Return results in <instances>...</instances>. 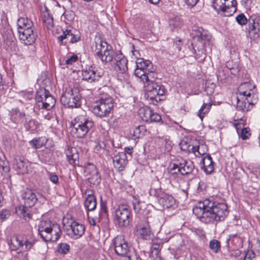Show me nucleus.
<instances>
[{"mask_svg": "<svg viewBox=\"0 0 260 260\" xmlns=\"http://www.w3.org/2000/svg\"><path fill=\"white\" fill-rule=\"evenodd\" d=\"M152 112V110L149 107H143L139 109L138 115L143 120L148 122L151 119L150 116Z\"/></svg>", "mask_w": 260, "mask_h": 260, "instance_id": "33", "label": "nucleus"}, {"mask_svg": "<svg viewBox=\"0 0 260 260\" xmlns=\"http://www.w3.org/2000/svg\"><path fill=\"white\" fill-rule=\"evenodd\" d=\"M127 60L122 54H116L111 63L114 70L118 73H124L127 70Z\"/></svg>", "mask_w": 260, "mask_h": 260, "instance_id": "19", "label": "nucleus"}, {"mask_svg": "<svg viewBox=\"0 0 260 260\" xmlns=\"http://www.w3.org/2000/svg\"><path fill=\"white\" fill-rule=\"evenodd\" d=\"M21 198L23 201L24 205L23 207H19L18 210L23 215L24 218H30V214L28 212V208L32 207L37 201V198L36 194L31 189H26L21 194Z\"/></svg>", "mask_w": 260, "mask_h": 260, "instance_id": "13", "label": "nucleus"}, {"mask_svg": "<svg viewBox=\"0 0 260 260\" xmlns=\"http://www.w3.org/2000/svg\"><path fill=\"white\" fill-rule=\"evenodd\" d=\"M132 204L133 206V209L136 213H138L140 211L141 209V207L140 206V201L139 200L135 197H133V200L132 201Z\"/></svg>", "mask_w": 260, "mask_h": 260, "instance_id": "50", "label": "nucleus"}, {"mask_svg": "<svg viewBox=\"0 0 260 260\" xmlns=\"http://www.w3.org/2000/svg\"><path fill=\"white\" fill-rule=\"evenodd\" d=\"M249 23V35L250 38L255 39L260 37V16L258 14L251 15Z\"/></svg>", "mask_w": 260, "mask_h": 260, "instance_id": "17", "label": "nucleus"}, {"mask_svg": "<svg viewBox=\"0 0 260 260\" xmlns=\"http://www.w3.org/2000/svg\"><path fill=\"white\" fill-rule=\"evenodd\" d=\"M64 229L67 234L72 238L77 239L80 238L85 232L84 225L71 220L67 224L64 223Z\"/></svg>", "mask_w": 260, "mask_h": 260, "instance_id": "15", "label": "nucleus"}, {"mask_svg": "<svg viewBox=\"0 0 260 260\" xmlns=\"http://www.w3.org/2000/svg\"><path fill=\"white\" fill-rule=\"evenodd\" d=\"M158 201L164 208L169 209L175 206L176 201L174 198L167 193L161 196Z\"/></svg>", "mask_w": 260, "mask_h": 260, "instance_id": "30", "label": "nucleus"}, {"mask_svg": "<svg viewBox=\"0 0 260 260\" xmlns=\"http://www.w3.org/2000/svg\"><path fill=\"white\" fill-rule=\"evenodd\" d=\"M125 153L131 154L133 152V148L132 147H126L124 148Z\"/></svg>", "mask_w": 260, "mask_h": 260, "instance_id": "61", "label": "nucleus"}, {"mask_svg": "<svg viewBox=\"0 0 260 260\" xmlns=\"http://www.w3.org/2000/svg\"><path fill=\"white\" fill-rule=\"evenodd\" d=\"M160 186V183L158 180L155 179L153 180L150 188H156Z\"/></svg>", "mask_w": 260, "mask_h": 260, "instance_id": "59", "label": "nucleus"}, {"mask_svg": "<svg viewBox=\"0 0 260 260\" xmlns=\"http://www.w3.org/2000/svg\"><path fill=\"white\" fill-rule=\"evenodd\" d=\"M244 260H255L254 252L252 251H248L245 254Z\"/></svg>", "mask_w": 260, "mask_h": 260, "instance_id": "57", "label": "nucleus"}, {"mask_svg": "<svg viewBox=\"0 0 260 260\" xmlns=\"http://www.w3.org/2000/svg\"><path fill=\"white\" fill-rule=\"evenodd\" d=\"M131 212L126 205H119L114 211V220L119 227H126L130 222Z\"/></svg>", "mask_w": 260, "mask_h": 260, "instance_id": "9", "label": "nucleus"}, {"mask_svg": "<svg viewBox=\"0 0 260 260\" xmlns=\"http://www.w3.org/2000/svg\"><path fill=\"white\" fill-rule=\"evenodd\" d=\"M38 234L46 242H55L60 237L61 230L57 224L50 220H41L38 224Z\"/></svg>", "mask_w": 260, "mask_h": 260, "instance_id": "4", "label": "nucleus"}, {"mask_svg": "<svg viewBox=\"0 0 260 260\" xmlns=\"http://www.w3.org/2000/svg\"><path fill=\"white\" fill-rule=\"evenodd\" d=\"M73 33L72 31L69 29H67L63 32V34L58 37V39L61 43L63 42V40L66 39L70 43H72Z\"/></svg>", "mask_w": 260, "mask_h": 260, "instance_id": "39", "label": "nucleus"}, {"mask_svg": "<svg viewBox=\"0 0 260 260\" xmlns=\"http://www.w3.org/2000/svg\"><path fill=\"white\" fill-rule=\"evenodd\" d=\"M47 140L45 138H39L34 139L29 141L30 146L35 149L40 148L45 145Z\"/></svg>", "mask_w": 260, "mask_h": 260, "instance_id": "36", "label": "nucleus"}, {"mask_svg": "<svg viewBox=\"0 0 260 260\" xmlns=\"http://www.w3.org/2000/svg\"><path fill=\"white\" fill-rule=\"evenodd\" d=\"M48 175L50 181L55 184L58 183V177L56 174L52 173H48Z\"/></svg>", "mask_w": 260, "mask_h": 260, "instance_id": "56", "label": "nucleus"}, {"mask_svg": "<svg viewBox=\"0 0 260 260\" xmlns=\"http://www.w3.org/2000/svg\"><path fill=\"white\" fill-rule=\"evenodd\" d=\"M18 34L20 40L26 45H31L36 39L37 35L34 32V29H28L24 31H20Z\"/></svg>", "mask_w": 260, "mask_h": 260, "instance_id": "23", "label": "nucleus"}, {"mask_svg": "<svg viewBox=\"0 0 260 260\" xmlns=\"http://www.w3.org/2000/svg\"><path fill=\"white\" fill-rule=\"evenodd\" d=\"M237 109L247 112L256 103L255 85L250 82L242 83L238 88Z\"/></svg>", "mask_w": 260, "mask_h": 260, "instance_id": "3", "label": "nucleus"}, {"mask_svg": "<svg viewBox=\"0 0 260 260\" xmlns=\"http://www.w3.org/2000/svg\"><path fill=\"white\" fill-rule=\"evenodd\" d=\"M232 69L228 67V64L224 68H219L216 73L218 80L223 83L226 82L230 77L229 72H230L231 74H234L232 72Z\"/></svg>", "mask_w": 260, "mask_h": 260, "instance_id": "27", "label": "nucleus"}, {"mask_svg": "<svg viewBox=\"0 0 260 260\" xmlns=\"http://www.w3.org/2000/svg\"><path fill=\"white\" fill-rule=\"evenodd\" d=\"M113 107L112 98L109 95H103L95 103L92 112L96 116L104 118L109 116Z\"/></svg>", "mask_w": 260, "mask_h": 260, "instance_id": "6", "label": "nucleus"}, {"mask_svg": "<svg viewBox=\"0 0 260 260\" xmlns=\"http://www.w3.org/2000/svg\"><path fill=\"white\" fill-rule=\"evenodd\" d=\"M220 243L216 239H213L209 243V247L211 250L215 252L218 253L220 250Z\"/></svg>", "mask_w": 260, "mask_h": 260, "instance_id": "40", "label": "nucleus"}, {"mask_svg": "<svg viewBox=\"0 0 260 260\" xmlns=\"http://www.w3.org/2000/svg\"><path fill=\"white\" fill-rule=\"evenodd\" d=\"M192 210L197 217L205 223L223 221L229 214L225 203L214 202L209 199L199 202Z\"/></svg>", "mask_w": 260, "mask_h": 260, "instance_id": "2", "label": "nucleus"}, {"mask_svg": "<svg viewBox=\"0 0 260 260\" xmlns=\"http://www.w3.org/2000/svg\"><path fill=\"white\" fill-rule=\"evenodd\" d=\"M25 117V114L17 109H12L11 111V120L15 123L22 122Z\"/></svg>", "mask_w": 260, "mask_h": 260, "instance_id": "31", "label": "nucleus"}, {"mask_svg": "<svg viewBox=\"0 0 260 260\" xmlns=\"http://www.w3.org/2000/svg\"><path fill=\"white\" fill-rule=\"evenodd\" d=\"M43 20L44 25L49 29L53 26V17L48 13H45L43 16Z\"/></svg>", "mask_w": 260, "mask_h": 260, "instance_id": "38", "label": "nucleus"}, {"mask_svg": "<svg viewBox=\"0 0 260 260\" xmlns=\"http://www.w3.org/2000/svg\"><path fill=\"white\" fill-rule=\"evenodd\" d=\"M36 242L32 238H24L22 236H13L11 238L9 246L11 250L27 251L30 250Z\"/></svg>", "mask_w": 260, "mask_h": 260, "instance_id": "11", "label": "nucleus"}, {"mask_svg": "<svg viewBox=\"0 0 260 260\" xmlns=\"http://www.w3.org/2000/svg\"><path fill=\"white\" fill-rule=\"evenodd\" d=\"M113 244L114 250L116 253L121 256H126L128 257V254L129 252V247L127 242L121 236H117L113 240Z\"/></svg>", "mask_w": 260, "mask_h": 260, "instance_id": "16", "label": "nucleus"}, {"mask_svg": "<svg viewBox=\"0 0 260 260\" xmlns=\"http://www.w3.org/2000/svg\"><path fill=\"white\" fill-rule=\"evenodd\" d=\"M207 151V146L204 144H200L198 146L194 147L192 153L194 154L196 156L200 157V156L206 155Z\"/></svg>", "mask_w": 260, "mask_h": 260, "instance_id": "35", "label": "nucleus"}, {"mask_svg": "<svg viewBox=\"0 0 260 260\" xmlns=\"http://www.w3.org/2000/svg\"><path fill=\"white\" fill-rule=\"evenodd\" d=\"M231 241L232 243L235 244L241 241L240 237L237 234H232L229 236V238L227 239V242Z\"/></svg>", "mask_w": 260, "mask_h": 260, "instance_id": "53", "label": "nucleus"}, {"mask_svg": "<svg viewBox=\"0 0 260 260\" xmlns=\"http://www.w3.org/2000/svg\"><path fill=\"white\" fill-rule=\"evenodd\" d=\"M87 196L84 205L85 209L89 211L94 210L96 207V201L92 190L85 192Z\"/></svg>", "mask_w": 260, "mask_h": 260, "instance_id": "25", "label": "nucleus"}, {"mask_svg": "<svg viewBox=\"0 0 260 260\" xmlns=\"http://www.w3.org/2000/svg\"><path fill=\"white\" fill-rule=\"evenodd\" d=\"M210 39L209 35L204 32L200 33V35L193 37V43H192L193 49L195 50L194 48L197 47L199 50L202 49Z\"/></svg>", "mask_w": 260, "mask_h": 260, "instance_id": "22", "label": "nucleus"}, {"mask_svg": "<svg viewBox=\"0 0 260 260\" xmlns=\"http://www.w3.org/2000/svg\"><path fill=\"white\" fill-rule=\"evenodd\" d=\"M202 169L206 174H211L214 171V162L210 155H206L202 158Z\"/></svg>", "mask_w": 260, "mask_h": 260, "instance_id": "29", "label": "nucleus"}, {"mask_svg": "<svg viewBox=\"0 0 260 260\" xmlns=\"http://www.w3.org/2000/svg\"><path fill=\"white\" fill-rule=\"evenodd\" d=\"M65 153L70 164L74 166L79 165V154L76 148L68 147Z\"/></svg>", "mask_w": 260, "mask_h": 260, "instance_id": "28", "label": "nucleus"}, {"mask_svg": "<svg viewBox=\"0 0 260 260\" xmlns=\"http://www.w3.org/2000/svg\"><path fill=\"white\" fill-rule=\"evenodd\" d=\"M101 74L99 72H97L92 68L84 70L82 71L83 79L88 82H92L96 80H98L101 77Z\"/></svg>", "mask_w": 260, "mask_h": 260, "instance_id": "24", "label": "nucleus"}, {"mask_svg": "<svg viewBox=\"0 0 260 260\" xmlns=\"http://www.w3.org/2000/svg\"><path fill=\"white\" fill-rule=\"evenodd\" d=\"M30 165L29 161L19 156L13 160V168L20 174H26L30 171Z\"/></svg>", "mask_w": 260, "mask_h": 260, "instance_id": "20", "label": "nucleus"}, {"mask_svg": "<svg viewBox=\"0 0 260 260\" xmlns=\"http://www.w3.org/2000/svg\"><path fill=\"white\" fill-rule=\"evenodd\" d=\"M212 7L218 14L231 16L237 10L236 0H214Z\"/></svg>", "mask_w": 260, "mask_h": 260, "instance_id": "8", "label": "nucleus"}, {"mask_svg": "<svg viewBox=\"0 0 260 260\" xmlns=\"http://www.w3.org/2000/svg\"><path fill=\"white\" fill-rule=\"evenodd\" d=\"M128 160L126 154L124 152H118L113 157V162L115 168L118 171H123L125 168Z\"/></svg>", "mask_w": 260, "mask_h": 260, "instance_id": "21", "label": "nucleus"}, {"mask_svg": "<svg viewBox=\"0 0 260 260\" xmlns=\"http://www.w3.org/2000/svg\"><path fill=\"white\" fill-rule=\"evenodd\" d=\"M237 133L239 137L243 140L248 139L251 136V131L249 127H245Z\"/></svg>", "mask_w": 260, "mask_h": 260, "instance_id": "42", "label": "nucleus"}, {"mask_svg": "<svg viewBox=\"0 0 260 260\" xmlns=\"http://www.w3.org/2000/svg\"><path fill=\"white\" fill-rule=\"evenodd\" d=\"M149 25L150 23L148 21L145 19H142L141 20L139 26L142 29L146 30L149 28Z\"/></svg>", "mask_w": 260, "mask_h": 260, "instance_id": "55", "label": "nucleus"}, {"mask_svg": "<svg viewBox=\"0 0 260 260\" xmlns=\"http://www.w3.org/2000/svg\"><path fill=\"white\" fill-rule=\"evenodd\" d=\"M70 246L66 243H60L58 245L57 251L60 254H66L69 250Z\"/></svg>", "mask_w": 260, "mask_h": 260, "instance_id": "47", "label": "nucleus"}, {"mask_svg": "<svg viewBox=\"0 0 260 260\" xmlns=\"http://www.w3.org/2000/svg\"><path fill=\"white\" fill-rule=\"evenodd\" d=\"M181 24V20L179 17L175 16L170 19L169 25L172 28L179 27Z\"/></svg>", "mask_w": 260, "mask_h": 260, "instance_id": "43", "label": "nucleus"}, {"mask_svg": "<svg viewBox=\"0 0 260 260\" xmlns=\"http://www.w3.org/2000/svg\"><path fill=\"white\" fill-rule=\"evenodd\" d=\"M95 52L98 58L103 63L111 62V63L115 56L112 47L106 41L100 39L95 41Z\"/></svg>", "mask_w": 260, "mask_h": 260, "instance_id": "7", "label": "nucleus"}, {"mask_svg": "<svg viewBox=\"0 0 260 260\" xmlns=\"http://www.w3.org/2000/svg\"><path fill=\"white\" fill-rule=\"evenodd\" d=\"M236 21L240 25L245 24L247 21V18L243 14H241L236 17Z\"/></svg>", "mask_w": 260, "mask_h": 260, "instance_id": "52", "label": "nucleus"}, {"mask_svg": "<svg viewBox=\"0 0 260 260\" xmlns=\"http://www.w3.org/2000/svg\"><path fill=\"white\" fill-rule=\"evenodd\" d=\"M233 125L236 129L237 132L239 133V131L244 128L245 125V121L242 119L235 120L233 122Z\"/></svg>", "mask_w": 260, "mask_h": 260, "instance_id": "45", "label": "nucleus"}, {"mask_svg": "<svg viewBox=\"0 0 260 260\" xmlns=\"http://www.w3.org/2000/svg\"><path fill=\"white\" fill-rule=\"evenodd\" d=\"M151 119L148 121V122H160L161 120V116L157 113H154L153 111L152 114L150 116Z\"/></svg>", "mask_w": 260, "mask_h": 260, "instance_id": "51", "label": "nucleus"}, {"mask_svg": "<svg viewBox=\"0 0 260 260\" xmlns=\"http://www.w3.org/2000/svg\"><path fill=\"white\" fill-rule=\"evenodd\" d=\"M180 146L181 150L183 151H186V152H192L193 151V150L194 149V146L193 145L188 144L185 141H182L180 143Z\"/></svg>", "mask_w": 260, "mask_h": 260, "instance_id": "48", "label": "nucleus"}, {"mask_svg": "<svg viewBox=\"0 0 260 260\" xmlns=\"http://www.w3.org/2000/svg\"><path fill=\"white\" fill-rule=\"evenodd\" d=\"M36 100L39 107L47 110H51L56 103L54 97L45 89H40L37 91Z\"/></svg>", "mask_w": 260, "mask_h": 260, "instance_id": "14", "label": "nucleus"}, {"mask_svg": "<svg viewBox=\"0 0 260 260\" xmlns=\"http://www.w3.org/2000/svg\"><path fill=\"white\" fill-rule=\"evenodd\" d=\"M141 237L145 240H149L152 237V233L148 225L144 226L138 230Z\"/></svg>", "mask_w": 260, "mask_h": 260, "instance_id": "34", "label": "nucleus"}, {"mask_svg": "<svg viewBox=\"0 0 260 260\" xmlns=\"http://www.w3.org/2000/svg\"><path fill=\"white\" fill-rule=\"evenodd\" d=\"M134 73L143 82H146L144 94L146 100L150 103L156 105L160 100L159 96L165 94L166 89L161 84L155 82L157 75L152 62L148 60L138 59Z\"/></svg>", "mask_w": 260, "mask_h": 260, "instance_id": "1", "label": "nucleus"}, {"mask_svg": "<svg viewBox=\"0 0 260 260\" xmlns=\"http://www.w3.org/2000/svg\"><path fill=\"white\" fill-rule=\"evenodd\" d=\"M145 131V127L143 125H139L136 127L133 131V136L134 139L140 138L143 135L144 132Z\"/></svg>", "mask_w": 260, "mask_h": 260, "instance_id": "46", "label": "nucleus"}, {"mask_svg": "<svg viewBox=\"0 0 260 260\" xmlns=\"http://www.w3.org/2000/svg\"><path fill=\"white\" fill-rule=\"evenodd\" d=\"M78 57L77 55H73L71 56L70 58H67L65 60V62L67 64H72L74 62H76L77 60Z\"/></svg>", "mask_w": 260, "mask_h": 260, "instance_id": "58", "label": "nucleus"}, {"mask_svg": "<svg viewBox=\"0 0 260 260\" xmlns=\"http://www.w3.org/2000/svg\"><path fill=\"white\" fill-rule=\"evenodd\" d=\"M149 193L151 196L156 197L158 200L161 196H163L166 193L162 191L161 186H160L156 188H150Z\"/></svg>", "mask_w": 260, "mask_h": 260, "instance_id": "44", "label": "nucleus"}, {"mask_svg": "<svg viewBox=\"0 0 260 260\" xmlns=\"http://www.w3.org/2000/svg\"><path fill=\"white\" fill-rule=\"evenodd\" d=\"M26 119L25 122L24 123V126L27 131H29L31 132H33L36 131L38 127L39 123L38 121L34 119H30L27 120Z\"/></svg>", "mask_w": 260, "mask_h": 260, "instance_id": "37", "label": "nucleus"}, {"mask_svg": "<svg viewBox=\"0 0 260 260\" xmlns=\"http://www.w3.org/2000/svg\"><path fill=\"white\" fill-rule=\"evenodd\" d=\"M185 1L188 6L193 7L197 4L199 0H185Z\"/></svg>", "mask_w": 260, "mask_h": 260, "instance_id": "60", "label": "nucleus"}, {"mask_svg": "<svg viewBox=\"0 0 260 260\" xmlns=\"http://www.w3.org/2000/svg\"><path fill=\"white\" fill-rule=\"evenodd\" d=\"M84 172L87 179L90 184L96 185L100 183L101 177L93 164H88L84 169Z\"/></svg>", "mask_w": 260, "mask_h": 260, "instance_id": "18", "label": "nucleus"}, {"mask_svg": "<svg viewBox=\"0 0 260 260\" xmlns=\"http://www.w3.org/2000/svg\"><path fill=\"white\" fill-rule=\"evenodd\" d=\"M106 147L105 143L103 141H99L95 142V145L94 146V151L98 153L103 152Z\"/></svg>", "mask_w": 260, "mask_h": 260, "instance_id": "49", "label": "nucleus"}, {"mask_svg": "<svg viewBox=\"0 0 260 260\" xmlns=\"http://www.w3.org/2000/svg\"><path fill=\"white\" fill-rule=\"evenodd\" d=\"M9 164L4 154L0 151V173L3 175L9 172Z\"/></svg>", "mask_w": 260, "mask_h": 260, "instance_id": "32", "label": "nucleus"}, {"mask_svg": "<svg viewBox=\"0 0 260 260\" xmlns=\"http://www.w3.org/2000/svg\"><path fill=\"white\" fill-rule=\"evenodd\" d=\"M10 215V212L8 210L3 209L0 212V218L2 220L7 219Z\"/></svg>", "mask_w": 260, "mask_h": 260, "instance_id": "54", "label": "nucleus"}, {"mask_svg": "<svg viewBox=\"0 0 260 260\" xmlns=\"http://www.w3.org/2000/svg\"><path fill=\"white\" fill-rule=\"evenodd\" d=\"M17 30L20 31H26L27 29H34V23L32 21L26 18L21 17L17 20Z\"/></svg>", "mask_w": 260, "mask_h": 260, "instance_id": "26", "label": "nucleus"}, {"mask_svg": "<svg viewBox=\"0 0 260 260\" xmlns=\"http://www.w3.org/2000/svg\"><path fill=\"white\" fill-rule=\"evenodd\" d=\"M80 39V38L78 35H75L73 34V37H72V43H74L76 42H77L79 41Z\"/></svg>", "mask_w": 260, "mask_h": 260, "instance_id": "62", "label": "nucleus"}, {"mask_svg": "<svg viewBox=\"0 0 260 260\" xmlns=\"http://www.w3.org/2000/svg\"><path fill=\"white\" fill-rule=\"evenodd\" d=\"M211 104L210 103H204L203 105V106H202V107L201 108L200 110L198 112V116L200 117L201 120H203L204 115L209 112V110L211 108Z\"/></svg>", "mask_w": 260, "mask_h": 260, "instance_id": "41", "label": "nucleus"}, {"mask_svg": "<svg viewBox=\"0 0 260 260\" xmlns=\"http://www.w3.org/2000/svg\"><path fill=\"white\" fill-rule=\"evenodd\" d=\"M181 44V41L180 40H178L176 41L175 43V45L176 46V47L178 48V50L180 51L181 50V46L180 45Z\"/></svg>", "mask_w": 260, "mask_h": 260, "instance_id": "63", "label": "nucleus"}, {"mask_svg": "<svg viewBox=\"0 0 260 260\" xmlns=\"http://www.w3.org/2000/svg\"><path fill=\"white\" fill-rule=\"evenodd\" d=\"M149 2L153 4H157L160 0H148Z\"/></svg>", "mask_w": 260, "mask_h": 260, "instance_id": "64", "label": "nucleus"}, {"mask_svg": "<svg viewBox=\"0 0 260 260\" xmlns=\"http://www.w3.org/2000/svg\"><path fill=\"white\" fill-rule=\"evenodd\" d=\"M93 126V122L83 115L76 117L71 122V133L76 138L84 137Z\"/></svg>", "mask_w": 260, "mask_h": 260, "instance_id": "5", "label": "nucleus"}, {"mask_svg": "<svg viewBox=\"0 0 260 260\" xmlns=\"http://www.w3.org/2000/svg\"><path fill=\"white\" fill-rule=\"evenodd\" d=\"M81 95L77 89L67 90L60 97L62 104L68 108H77L80 106Z\"/></svg>", "mask_w": 260, "mask_h": 260, "instance_id": "10", "label": "nucleus"}, {"mask_svg": "<svg viewBox=\"0 0 260 260\" xmlns=\"http://www.w3.org/2000/svg\"><path fill=\"white\" fill-rule=\"evenodd\" d=\"M193 169L194 165L191 161L186 160L180 157L175 162L170 165V173L175 174L179 172L184 175L191 173Z\"/></svg>", "mask_w": 260, "mask_h": 260, "instance_id": "12", "label": "nucleus"}]
</instances>
